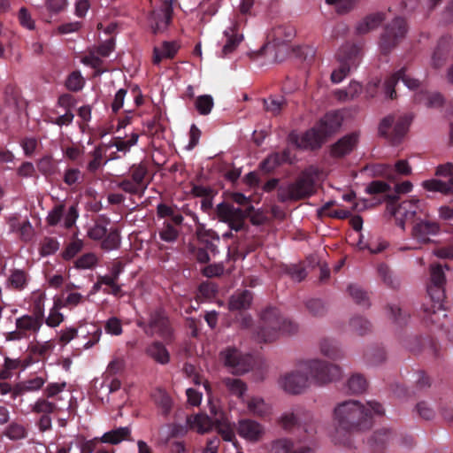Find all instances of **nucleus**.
I'll list each match as a JSON object with an SVG mask.
<instances>
[{
    "label": "nucleus",
    "instance_id": "f257e3e1",
    "mask_svg": "<svg viewBox=\"0 0 453 453\" xmlns=\"http://www.w3.org/2000/svg\"><path fill=\"white\" fill-rule=\"evenodd\" d=\"M333 420L337 432L359 434L369 431L373 426L370 410L358 400H345L333 410Z\"/></svg>",
    "mask_w": 453,
    "mask_h": 453
},
{
    "label": "nucleus",
    "instance_id": "f03ea898",
    "mask_svg": "<svg viewBox=\"0 0 453 453\" xmlns=\"http://www.w3.org/2000/svg\"><path fill=\"white\" fill-rule=\"evenodd\" d=\"M446 277L442 270V265L436 264L430 265V283L427 285V294L430 297L431 305L424 303L422 305L423 319L426 323L437 324L439 322V315L444 314V300Z\"/></svg>",
    "mask_w": 453,
    "mask_h": 453
},
{
    "label": "nucleus",
    "instance_id": "7ed1b4c3",
    "mask_svg": "<svg viewBox=\"0 0 453 453\" xmlns=\"http://www.w3.org/2000/svg\"><path fill=\"white\" fill-rule=\"evenodd\" d=\"M297 331V324L284 318L277 308L269 307L260 316L256 340L258 342H273L281 334L292 335Z\"/></svg>",
    "mask_w": 453,
    "mask_h": 453
},
{
    "label": "nucleus",
    "instance_id": "20e7f679",
    "mask_svg": "<svg viewBox=\"0 0 453 453\" xmlns=\"http://www.w3.org/2000/svg\"><path fill=\"white\" fill-rule=\"evenodd\" d=\"M408 32L406 20L402 17L394 18L384 27L379 38L380 51L388 55L405 38Z\"/></svg>",
    "mask_w": 453,
    "mask_h": 453
},
{
    "label": "nucleus",
    "instance_id": "39448f33",
    "mask_svg": "<svg viewBox=\"0 0 453 453\" xmlns=\"http://www.w3.org/2000/svg\"><path fill=\"white\" fill-rule=\"evenodd\" d=\"M413 116L409 114L399 117L392 133H389L388 130L395 122V117L388 115L380 120L378 127V134L380 137L385 138L392 146H397L407 134Z\"/></svg>",
    "mask_w": 453,
    "mask_h": 453
},
{
    "label": "nucleus",
    "instance_id": "423d86ee",
    "mask_svg": "<svg viewBox=\"0 0 453 453\" xmlns=\"http://www.w3.org/2000/svg\"><path fill=\"white\" fill-rule=\"evenodd\" d=\"M311 377L319 385H326L342 379V372L339 365L322 360H311L307 364Z\"/></svg>",
    "mask_w": 453,
    "mask_h": 453
},
{
    "label": "nucleus",
    "instance_id": "0eeeda50",
    "mask_svg": "<svg viewBox=\"0 0 453 453\" xmlns=\"http://www.w3.org/2000/svg\"><path fill=\"white\" fill-rule=\"evenodd\" d=\"M216 212L219 221L227 223L231 230L238 232L245 228L242 209L235 208L231 203L222 202L217 205Z\"/></svg>",
    "mask_w": 453,
    "mask_h": 453
},
{
    "label": "nucleus",
    "instance_id": "6e6552de",
    "mask_svg": "<svg viewBox=\"0 0 453 453\" xmlns=\"http://www.w3.org/2000/svg\"><path fill=\"white\" fill-rule=\"evenodd\" d=\"M357 49L355 46L342 48L337 55L340 65L331 74L334 83L342 81L349 73L351 66L357 64Z\"/></svg>",
    "mask_w": 453,
    "mask_h": 453
},
{
    "label": "nucleus",
    "instance_id": "1a4fd4ad",
    "mask_svg": "<svg viewBox=\"0 0 453 453\" xmlns=\"http://www.w3.org/2000/svg\"><path fill=\"white\" fill-rule=\"evenodd\" d=\"M150 334H158L166 343L173 340V329L170 326L168 317L162 309H158L150 314L149 320Z\"/></svg>",
    "mask_w": 453,
    "mask_h": 453
},
{
    "label": "nucleus",
    "instance_id": "9d476101",
    "mask_svg": "<svg viewBox=\"0 0 453 453\" xmlns=\"http://www.w3.org/2000/svg\"><path fill=\"white\" fill-rule=\"evenodd\" d=\"M360 133L355 131L345 134L330 146V156L342 158L353 152L359 142Z\"/></svg>",
    "mask_w": 453,
    "mask_h": 453
},
{
    "label": "nucleus",
    "instance_id": "9b49d317",
    "mask_svg": "<svg viewBox=\"0 0 453 453\" xmlns=\"http://www.w3.org/2000/svg\"><path fill=\"white\" fill-rule=\"evenodd\" d=\"M342 122L343 117L341 113L330 111L326 113L315 126L327 142L328 139L340 131Z\"/></svg>",
    "mask_w": 453,
    "mask_h": 453
},
{
    "label": "nucleus",
    "instance_id": "f8f14e48",
    "mask_svg": "<svg viewBox=\"0 0 453 453\" xmlns=\"http://www.w3.org/2000/svg\"><path fill=\"white\" fill-rule=\"evenodd\" d=\"M291 184L296 201L310 197L316 193L315 179L309 171L302 172Z\"/></svg>",
    "mask_w": 453,
    "mask_h": 453
},
{
    "label": "nucleus",
    "instance_id": "ddd939ff",
    "mask_svg": "<svg viewBox=\"0 0 453 453\" xmlns=\"http://www.w3.org/2000/svg\"><path fill=\"white\" fill-rule=\"evenodd\" d=\"M283 389L292 395L303 392L309 385V372L300 371L286 374L281 382Z\"/></svg>",
    "mask_w": 453,
    "mask_h": 453
},
{
    "label": "nucleus",
    "instance_id": "4468645a",
    "mask_svg": "<svg viewBox=\"0 0 453 453\" xmlns=\"http://www.w3.org/2000/svg\"><path fill=\"white\" fill-rule=\"evenodd\" d=\"M441 231L440 223L429 219H418L411 230L412 236L422 244L431 242L429 236L436 235Z\"/></svg>",
    "mask_w": 453,
    "mask_h": 453
},
{
    "label": "nucleus",
    "instance_id": "2eb2a0df",
    "mask_svg": "<svg viewBox=\"0 0 453 453\" xmlns=\"http://www.w3.org/2000/svg\"><path fill=\"white\" fill-rule=\"evenodd\" d=\"M224 365L232 368L234 374H243L250 371L251 365L244 359L236 349H227L220 352Z\"/></svg>",
    "mask_w": 453,
    "mask_h": 453
},
{
    "label": "nucleus",
    "instance_id": "dca6fc26",
    "mask_svg": "<svg viewBox=\"0 0 453 453\" xmlns=\"http://www.w3.org/2000/svg\"><path fill=\"white\" fill-rule=\"evenodd\" d=\"M452 36L444 35L438 40L437 45L432 56V65L434 68H441L446 62L450 50Z\"/></svg>",
    "mask_w": 453,
    "mask_h": 453
},
{
    "label": "nucleus",
    "instance_id": "f3484780",
    "mask_svg": "<svg viewBox=\"0 0 453 453\" xmlns=\"http://www.w3.org/2000/svg\"><path fill=\"white\" fill-rule=\"evenodd\" d=\"M386 19L387 15L383 12L370 13L357 24L356 34L358 35L368 34L379 27Z\"/></svg>",
    "mask_w": 453,
    "mask_h": 453
},
{
    "label": "nucleus",
    "instance_id": "a211bd4d",
    "mask_svg": "<svg viewBox=\"0 0 453 453\" xmlns=\"http://www.w3.org/2000/svg\"><path fill=\"white\" fill-rule=\"evenodd\" d=\"M326 142V140L322 136V134L319 132L318 127L314 126L305 131L302 135L300 149L317 150H319Z\"/></svg>",
    "mask_w": 453,
    "mask_h": 453
},
{
    "label": "nucleus",
    "instance_id": "6ab92c4d",
    "mask_svg": "<svg viewBox=\"0 0 453 453\" xmlns=\"http://www.w3.org/2000/svg\"><path fill=\"white\" fill-rule=\"evenodd\" d=\"M271 36L274 47L286 48L287 42L296 36V29L288 25L277 26L272 30Z\"/></svg>",
    "mask_w": 453,
    "mask_h": 453
},
{
    "label": "nucleus",
    "instance_id": "aec40b11",
    "mask_svg": "<svg viewBox=\"0 0 453 453\" xmlns=\"http://www.w3.org/2000/svg\"><path fill=\"white\" fill-rule=\"evenodd\" d=\"M43 321L31 315H23L16 319L15 326L20 329L26 338H28L33 334H37Z\"/></svg>",
    "mask_w": 453,
    "mask_h": 453
},
{
    "label": "nucleus",
    "instance_id": "412c9836",
    "mask_svg": "<svg viewBox=\"0 0 453 453\" xmlns=\"http://www.w3.org/2000/svg\"><path fill=\"white\" fill-rule=\"evenodd\" d=\"M186 422L188 428L195 429L199 434H204L215 427L212 418L204 413L188 416Z\"/></svg>",
    "mask_w": 453,
    "mask_h": 453
},
{
    "label": "nucleus",
    "instance_id": "4be33fe9",
    "mask_svg": "<svg viewBox=\"0 0 453 453\" xmlns=\"http://www.w3.org/2000/svg\"><path fill=\"white\" fill-rule=\"evenodd\" d=\"M237 430L240 436L250 441H257L262 432L260 425L250 419L239 421Z\"/></svg>",
    "mask_w": 453,
    "mask_h": 453
},
{
    "label": "nucleus",
    "instance_id": "5701e85b",
    "mask_svg": "<svg viewBox=\"0 0 453 453\" xmlns=\"http://www.w3.org/2000/svg\"><path fill=\"white\" fill-rule=\"evenodd\" d=\"M253 295L250 290H243L233 295L228 302L230 311H242L249 309L251 305Z\"/></svg>",
    "mask_w": 453,
    "mask_h": 453
},
{
    "label": "nucleus",
    "instance_id": "b1692460",
    "mask_svg": "<svg viewBox=\"0 0 453 453\" xmlns=\"http://www.w3.org/2000/svg\"><path fill=\"white\" fill-rule=\"evenodd\" d=\"M394 432L390 428H380L372 433L369 443L376 450L382 449L393 438Z\"/></svg>",
    "mask_w": 453,
    "mask_h": 453
},
{
    "label": "nucleus",
    "instance_id": "393cba45",
    "mask_svg": "<svg viewBox=\"0 0 453 453\" xmlns=\"http://www.w3.org/2000/svg\"><path fill=\"white\" fill-rule=\"evenodd\" d=\"M146 353L157 363L165 365L170 361V355L165 346L160 342H152L146 349Z\"/></svg>",
    "mask_w": 453,
    "mask_h": 453
},
{
    "label": "nucleus",
    "instance_id": "a878e982",
    "mask_svg": "<svg viewBox=\"0 0 453 453\" xmlns=\"http://www.w3.org/2000/svg\"><path fill=\"white\" fill-rule=\"evenodd\" d=\"M54 348L55 344L51 341H46L43 342H36L29 344L27 350L30 351V353H32L39 362L47 359Z\"/></svg>",
    "mask_w": 453,
    "mask_h": 453
},
{
    "label": "nucleus",
    "instance_id": "bb28decb",
    "mask_svg": "<svg viewBox=\"0 0 453 453\" xmlns=\"http://www.w3.org/2000/svg\"><path fill=\"white\" fill-rule=\"evenodd\" d=\"M179 45L175 42L165 41L162 44V49L155 47L153 50V63L158 65L163 58H173L177 50Z\"/></svg>",
    "mask_w": 453,
    "mask_h": 453
},
{
    "label": "nucleus",
    "instance_id": "cd10ccee",
    "mask_svg": "<svg viewBox=\"0 0 453 453\" xmlns=\"http://www.w3.org/2000/svg\"><path fill=\"white\" fill-rule=\"evenodd\" d=\"M263 104L266 112L273 117H277L280 115L282 111L287 107L288 102L284 96L276 98L270 96L269 97L263 99Z\"/></svg>",
    "mask_w": 453,
    "mask_h": 453
},
{
    "label": "nucleus",
    "instance_id": "c85d7f7f",
    "mask_svg": "<svg viewBox=\"0 0 453 453\" xmlns=\"http://www.w3.org/2000/svg\"><path fill=\"white\" fill-rule=\"evenodd\" d=\"M2 435L7 437L11 441H19L27 437V430L21 423L12 421L7 424L2 433Z\"/></svg>",
    "mask_w": 453,
    "mask_h": 453
},
{
    "label": "nucleus",
    "instance_id": "c756f323",
    "mask_svg": "<svg viewBox=\"0 0 453 453\" xmlns=\"http://www.w3.org/2000/svg\"><path fill=\"white\" fill-rule=\"evenodd\" d=\"M152 398L155 403L161 408L162 413L167 416L173 407V400L168 393L161 388H157L152 394Z\"/></svg>",
    "mask_w": 453,
    "mask_h": 453
},
{
    "label": "nucleus",
    "instance_id": "7c9ffc66",
    "mask_svg": "<svg viewBox=\"0 0 453 453\" xmlns=\"http://www.w3.org/2000/svg\"><path fill=\"white\" fill-rule=\"evenodd\" d=\"M347 386L352 395H361L366 392L368 382L364 375L356 373L348 380Z\"/></svg>",
    "mask_w": 453,
    "mask_h": 453
},
{
    "label": "nucleus",
    "instance_id": "2f4dec72",
    "mask_svg": "<svg viewBox=\"0 0 453 453\" xmlns=\"http://www.w3.org/2000/svg\"><path fill=\"white\" fill-rule=\"evenodd\" d=\"M64 306L65 304L62 299L56 298L54 300L53 307L50 309V314L45 319L47 326L50 327H56L60 325V323L64 320V316L59 312V310Z\"/></svg>",
    "mask_w": 453,
    "mask_h": 453
},
{
    "label": "nucleus",
    "instance_id": "473e14b6",
    "mask_svg": "<svg viewBox=\"0 0 453 453\" xmlns=\"http://www.w3.org/2000/svg\"><path fill=\"white\" fill-rule=\"evenodd\" d=\"M130 434V430L128 427H119L115 430H111L108 433H105L102 438V442L111 443V444H118L123 440L127 439Z\"/></svg>",
    "mask_w": 453,
    "mask_h": 453
},
{
    "label": "nucleus",
    "instance_id": "72a5a7b5",
    "mask_svg": "<svg viewBox=\"0 0 453 453\" xmlns=\"http://www.w3.org/2000/svg\"><path fill=\"white\" fill-rule=\"evenodd\" d=\"M46 296L43 292L37 291L33 293L32 296V314L40 320H44V301Z\"/></svg>",
    "mask_w": 453,
    "mask_h": 453
},
{
    "label": "nucleus",
    "instance_id": "f704fd0d",
    "mask_svg": "<svg viewBox=\"0 0 453 453\" xmlns=\"http://www.w3.org/2000/svg\"><path fill=\"white\" fill-rule=\"evenodd\" d=\"M37 169L44 176H50L57 173L58 165L51 156H44L37 163Z\"/></svg>",
    "mask_w": 453,
    "mask_h": 453
},
{
    "label": "nucleus",
    "instance_id": "c9c22d12",
    "mask_svg": "<svg viewBox=\"0 0 453 453\" xmlns=\"http://www.w3.org/2000/svg\"><path fill=\"white\" fill-rule=\"evenodd\" d=\"M419 200H406L398 203V216L408 220L413 219L417 214V203Z\"/></svg>",
    "mask_w": 453,
    "mask_h": 453
},
{
    "label": "nucleus",
    "instance_id": "e433bc0d",
    "mask_svg": "<svg viewBox=\"0 0 453 453\" xmlns=\"http://www.w3.org/2000/svg\"><path fill=\"white\" fill-rule=\"evenodd\" d=\"M394 74L397 78V81H402L404 85L411 90H416L421 86V81L419 80L407 73L406 67H402L394 73Z\"/></svg>",
    "mask_w": 453,
    "mask_h": 453
},
{
    "label": "nucleus",
    "instance_id": "4c0bfd02",
    "mask_svg": "<svg viewBox=\"0 0 453 453\" xmlns=\"http://www.w3.org/2000/svg\"><path fill=\"white\" fill-rule=\"evenodd\" d=\"M449 184H446V181L438 180V179H431L423 181L422 187L431 192H440L443 195L450 194Z\"/></svg>",
    "mask_w": 453,
    "mask_h": 453
},
{
    "label": "nucleus",
    "instance_id": "58836bf2",
    "mask_svg": "<svg viewBox=\"0 0 453 453\" xmlns=\"http://www.w3.org/2000/svg\"><path fill=\"white\" fill-rule=\"evenodd\" d=\"M58 411V406L55 403L50 402L47 399H38L32 406L34 413L41 415H49Z\"/></svg>",
    "mask_w": 453,
    "mask_h": 453
},
{
    "label": "nucleus",
    "instance_id": "ea45409f",
    "mask_svg": "<svg viewBox=\"0 0 453 453\" xmlns=\"http://www.w3.org/2000/svg\"><path fill=\"white\" fill-rule=\"evenodd\" d=\"M223 384L227 389L238 397H242L247 390V385L240 379L225 378Z\"/></svg>",
    "mask_w": 453,
    "mask_h": 453
},
{
    "label": "nucleus",
    "instance_id": "a19ab883",
    "mask_svg": "<svg viewBox=\"0 0 453 453\" xmlns=\"http://www.w3.org/2000/svg\"><path fill=\"white\" fill-rule=\"evenodd\" d=\"M8 281L12 288L20 291L24 289L27 284V274L22 270L15 269L12 272Z\"/></svg>",
    "mask_w": 453,
    "mask_h": 453
},
{
    "label": "nucleus",
    "instance_id": "79ce46f5",
    "mask_svg": "<svg viewBox=\"0 0 453 453\" xmlns=\"http://www.w3.org/2000/svg\"><path fill=\"white\" fill-rule=\"evenodd\" d=\"M429 341L420 335H411L405 340V347L413 354H419Z\"/></svg>",
    "mask_w": 453,
    "mask_h": 453
},
{
    "label": "nucleus",
    "instance_id": "37998d69",
    "mask_svg": "<svg viewBox=\"0 0 453 453\" xmlns=\"http://www.w3.org/2000/svg\"><path fill=\"white\" fill-rule=\"evenodd\" d=\"M109 223V220L103 218L97 220L94 226H92L89 231L87 233V235L94 240H101L106 235L107 228L106 226Z\"/></svg>",
    "mask_w": 453,
    "mask_h": 453
},
{
    "label": "nucleus",
    "instance_id": "c03bdc74",
    "mask_svg": "<svg viewBox=\"0 0 453 453\" xmlns=\"http://www.w3.org/2000/svg\"><path fill=\"white\" fill-rule=\"evenodd\" d=\"M280 165V154L273 153L261 162L259 168L264 173L268 174L273 173Z\"/></svg>",
    "mask_w": 453,
    "mask_h": 453
},
{
    "label": "nucleus",
    "instance_id": "a18cd8bd",
    "mask_svg": "<svg viewBox=\"0 0 453 453\" xmlns=\"http://www.w3.org/2000/svg\"><path fill=\"white\" fill-rule=\"evenodd\" d=\"M120 244V235L118 229H111V231L104 237L101 247L104 250H111L119 248Z\"/></svg>",
    "mask_w": 453,
    "mask_h": 453
},
{
    "label": "nucleus",
    "instance_id": "49530a36",
    "mask_svg": "<svg viewBox=\"0 0 453 453\" xmlns=\"http://www.w3.org/2000/svg\"><path fill=\"white\" fill-rule=\"evenodd\" d=\"M348 292L357 304L370 305L367 293L357 285H349L348 287Z\"/></svg>",
    "mask_w": 453,
    "mask_h": 453
},
{
    "label": "nucleus",
    "instance_id": "de8ad7c7",
    "mask_svg": "<svg viewBox=\"0 0 453 453\" xmlns=\"http://www.w3.org/2000/svg\"><path fill=\"white\" fill-rule=\"evenodd\" d=\"M195 106L200 114L207 115L211 112L213 106V99L208 95L200 96L196 98Z\"/></svg>",
    "mask_w": 453,
    "mask_h": 453
},
{
    "label": "nucleus",
    "instance_id": "09e8293b",
    "mask_svg": "<svg viewBox=\"0 0 453 453\" xmlns=\"http://www.w3.org/2000/svg\"><path fill=\"white\" fill-rule=\"evenodd\" d=\"M352 330L359 335H364L371 330L370 322L363 317H355L350 320Z\"/></svg>",
    "mask_w": 453,
    "mask_h": 453
},
{
    "label": "nucleus",
    "instance_id": "8fccbe9b",
    "mask_svg": "<svg viewBox=\"0 0 453 453\" xmlns=\"http://www.w3.org/2000/svg\"><path fill=\"white\" fill-rule=\"evenodd\" d=\"M65 86L69 90L78 91L83 87V77L80 71H73L66 79Z\"/></svg>",
    "mask_w": 453,
    "mask_h": 453
},
{
    "label": "nucleus",
    "instance_id": "3c124183",
    "mask_svg": "<svg viewBox=\"0 0 453 453\" xmlns=\"http://www.w3.org/2000/svg\"><path fill=\"white\" fill-rule=\"evenodd\" d=\"M413 380L417 391H423L431 387V380L423 370L416 371L413 376Z\"/></svg>",
    "mask_w": 453,
    "mask_h": 453
},
{
    "label": "nucleus",
    "instance_id": "603ef678",
    "mask_svg": "<svg viewBox=\"0 0 453 453\" xmlns=\"http://www.w3.org/2000/svg\"><path fill=\"white\" fill-rule=\"evenodd\" d=\"M391 189V187L388 183L383 180H372L370 182L365 191L370 195H377V194H385Z\"/></svg>",
    "mask_w": 453,
    "mask_h": 453
},
{
    "label": "nucleus",
    "instance_id": "864d4df0",
    "mask_svg": "<svg viewBox=\"0 0 453 453\" xmlns=\"http://www.w3.org/2000/svg\"><path fill=\"white\" fill-rule=\"evenodd\" d=\"M277 198L280 203L288 201H296V197L292 188V184L280 185L277 190Z\"/></svg>",
    "mask_w": 453,
    "mask_h": 453
},
{
    "label": "nucleus",
    "instance_id": "5fc2aeb1",
    "mask_svg": "<svg viewBox=\"0 0 453 453\" xmlns=\"http://www.w3.org/2000/svg\"><path fill=\"white\" fill-rule=\"evenodd\" d=\"M285 273L293 280H295L296 282H300V281L303 280L307 276L305 268L301 265H291L288 266L285 270Z\"/></svg>",
    "mask_w": 453,
    "mask_h": 453
},
{
    "label": "nucleus",
    "instance_id": "6e6d98bb",
    "mask_svg": "<svg viewBox=\"0 0 453 453\" xmlns=\"http://www.w3.org/2000/svg\"><path fill=\"white\" fill-rule=\"evenodd\" d=\"M224 35L228 37L227 42L223 46L222 52L227 55L233 52L242 40V35H230L228 31H225Z\"/></svg>",
    "mask_w": 453,
    "mask_h": 453
},
{
    "label": "nucleus",
    "instance_id": "4d7b16f0",
    "mask_svg": "<svg viewBox=\"0 0 453 453\" xmlns=\"http://www.w3.org/2000/svg\"><path fill=\"white\" fill-rule=\"evenodd\" d=\"M320 350L324 356L332 359L342 357L341 351L327 340H323L320 342Z\"/></svg>",
    "mask_w": 453,
    "mask_h": 453
},
{
    "label": "nucleus",
    "instance_id": "13d9d810",
    "mask_svg": "<svg viewBox=\"0 0 453 453\" xmlns=\"http://www.w3.org/2000/svg\"><path fill=\"white\" fill-rule=\"evenodd\" d=\"M306 308L314 316H322L325 313V305L320 299H310L306 302Z\"/></svg>",
    "mask_w": 453,
    "mask_h": 453
},
{
    "label": "nucleus",
    "instance_id": "bf43d9fd",
    "mask_svg": "<svg viewBox=\"0 0 453 453\" xmlns=\"http://www.w3.org/2000/svg\"><path fill=\"white\" fill-rule=\"evenodd\" d=\"M18 19L22 27L29 30H33L35 28V21L26 7H21L19 9Z\"/></svg>",
    "mask_w": 453,
    "mask_h": 453
},
{
    "label": "nucleus",
    "instance_id": "052dcab7",
    "mask_svg": "<svg viewBox=\"0 0 453 453\" xmlns=\"http://www.w3.org/2000/svg\"><path fill=\"white\" fill-rule=\"evenodd\" d=\"M45 383V380L42 377L35 376L23 381V388L27 392L36 391L41 389Z\"/></svg>",
    "mask_w": 453,
    "mask_h": 453
},
{
    "label": "nucleus",
    "instance_id": "680f3d73",
    "mask_svg": "<svg viewBox=\"0 0 453 453\" xmlns=\"http://www.w3.org/2000/svg\"><path fill=\"white\" fill-rule=\"evenodd\" d=\"M64 213V205H56L47 217V222L50 226H57L61 220Z\"/></svg>",
    "mask_w": 453,
    "mask_h": 453
},
{
    "label": "nucleus",
    "instance_id": "e2e57ef3",
    "mask_svg": "<svg viewBox=\"0 0 453 453\" xmlns=\"http://www.w3.org/2000/svg\"><path fill=\"white\" fill-rule=\"evenodd\" d=\"M280 422L284 429L289 430L299 424V418L295 413L288 412L281 416Z\"/></svg>",
    "mask_w": 453,
    "mask_h": 453
},
{
    "label": "nucleus",
    "instance_id": "0e129e2a",
    "mask_svg": "<svg viewBox=\"0 0 453 453\" xmlns=\"http://www.w3.org/2000/svg\"><path fill=\"white\" fill-rule=\"evenodd\" d=\"M218 290V286L213 282H203L199 286L200 294L207 299L214 297Z\"/></svg>",
    "mask_w": 453,
    "mask_h": 453
},
{
    "label": "nucleus",
    "instance_id": "69168bd1",
    "mask_svg": "<svg viewBox=\"0 0 453 453\" xmlns=\"http://www.w3.org/2000/svg\"><path fill=\"white\" fill-rule=\"evenodd\" d=\"M24 153L27 157H31L38 146V142L34 137H26L21 141L20 143Z\"/></svg>",
    "mask_w": 453,
    "mask_h": 453
},
{
    "label": "nucleus",
    "instance_id": "338daca9",
    "mask_svg": "<svg viewBox=\"0 0 453 453\" xmlns=\"http://www.w3.org/2000/svg\"><path fill=\"white\" fill-rule=\"evenodd\" d=\"M416 408L419 416L426 420L433 419L435 415L434 411L424 401L418 403Z\"/></svg>",
    "mask_w": 453,
    "mask_h": 453
},
{
    "label": "nucleus",
    "instance_id": "774afa93",
    "mask_svg": "<svg viewBox=\"0 0 453 453\" xmlns=\"http://www.w3.org/2000/svg\"><path fill=\"white\" fill-rule=\"evenodd\" d=\"M82 241L77 240L74 242H70L65 250L63 253V257L65 259H71L73 258L82 248Z\"/></svg>",
    "mask_w": 453,
    "mask_h": 453
}]
</instances>
